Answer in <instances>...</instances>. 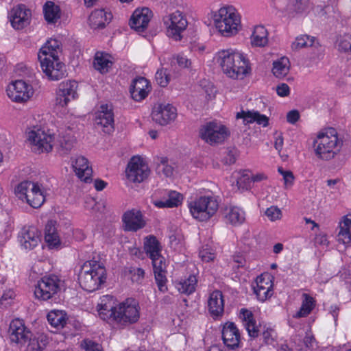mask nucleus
Masks as SVG:
<instances>
[{
  "mask_svg": "<svg viewBox=\"0 0 351 351\" xmlns=\"http://www.w3.org/2000/svg\"><path fill=\"white\" fill-rule=\"evenodd\" d=\"M217 61L223 73L234 80H243L251 71L248 60L243 54L232 49L218 51Z\"/></svg>",
  "mask_w": 351,
  "mask_h": 351,
  "instance_id": "nucleus-1",
  "label": "nucleus"
},
{
  "mask_svg": "<svg viewBox=\"0 0 351 351\" xmlns=\"http://www.w3.org/2000/svg\"><path fill=\"white\" fill-rule=\"evenodd\" d=\"M106 279V271L104 264L95 260L85 262L78 274L81 287L88 292L99 289Z\"/></svg>",
  "mask_w": 351,
  "mask_h": 351,
  "instance_id": "nucleus-2",
  "label": "nucleus"
},
{
  "mask_svg": "<svg viewBox=\"0 0 351 351\" xmlns=\"http://www.w3.org/2000/svg\"><path fill=\"white\" fill-rule=\"evenodd\" d=\"M342 144L336 130L334 128H329L325 132H321L317 135L313 141V147L317 158L328 161L335 158L339 153Z\"/></svg>",
  "mask_w": 351,
  "mask_h": 351,
  "instance_id": "nucleus-3",
  "label": "nucleus"
},
{
  "mask_svg": "<svg viewBox=\"0 0 351 351\" xmlns=\"http://www.w3.org/2000/svg\"><path fill=\"white\" fill-rule=\"evenodd\" d=\"M214 23L221 35L230 37L237 34L241 21L234 8L226 6L221 8L215 14Z\"/></svg>",
  "mask_w": 351,
  "mask_h": 351,
  "instance_id": "nucleus-4",
  "label": "nucleus"
},
{
  "mask_svg": "<svg viewBox=\"0 0 351 351\" xmlns=\"http://www.w3.org/2000/svg\"><path fill=\"white\" fill-rule=\"evenodd\" d=\"M192 216L200 221H206L215 215L219 208V203L214 196H201L189 204Z\"/></svg>",
  "mask_w": 351,
  "mask_h": 351,
  "instance_id": "nucleus-5",
  "label": "nucleus"
},
{
  "mask_svg": "<svg viewBox=\"0 0 351 351\" xmlns=\"http://www.w3.org/2000/svg\"><path fill=\"white\" fill-rule=\"evenodd\" d=\"M15 193L19 199H25L34 208L40 207L45 200L41 186L30 181L19 183L15 188Z\"/></svg>",
  "mask_w": 351,
  "mask_h": 351,
  "instance_id": "nucleus-6",
  "label": "nucleus"
},
{
  "mask_svg": "<svg viewBox=\"0 0 351 351\" xmlns=\"http://www.w3.org/2000/svg\"><path fill=\"white\" fill-rule=\"evenodd\" d=\"M162 20L167 28V36L176 41L181 40L183 37L182 33L188 26L185 14L176 10L164 16Z\"/></svg>",
  "mask_w": 351,
  "mask_h": 351,
  "instance_id": "nucleus-7",
  "label": "nucleus"
},
{
  "mask_svg": "<svg viewBox=\"0 0 351 351\" xmlns=\"http://www.w3.org/2000/svg\"><path fill=\"white\" fill-rule=\"evenodd\" d=\"M138 302L132 298L120 303L115 311L114 322L121 326L136 323L140 317Z\"/></svg>",
  "mask_w": 351,
  "mask_h": 351,
  "instance_id": "nucleus-8",
  "label": "nucleus"
},
{
  "mask_svg": "<svg viewBox=\"0 0 351 351\" xmlns=\"http://www.w3.org/2000/svg\"><path fill=\"white\" fill-rule=\"evenodd\" d=\"M61 280L56 275L43 276L35 287L36 298L42 301L49 300L60 291Z\"/></svg>",
  "mask_w": 351,
  "mask_h": 351,
  "instance_id": "nucleus-9",
  "label": "nucleus"
},
{
  "mask_svg": "<svg viewBox=\"0 0 351 351\" xmlns=\"http://www.w3.org/2000/svg\"><path fill=\"white\" fill-rule=\"evenodd\" d=\"M228 135L227 128L215 121L207 123L199 130L200 137L210 145L223 142Z\"/></svg>",
  "mask_w": 351,
  "mask_h": 351,
  "instance_id": "nucleus-10",
  "label": "nucleus"
},
{
  "mask_svg": "<svg viewBox=\"0 0 351 351\" xmlns=\"http://www.w3.org/2000/svg\"><path fill=\"white\" fill-rule=\"evenodd\" d=\"M41 68L51 80H59L64 77V64L58 57L38 56Z\"/></svg>",
  "mask_w": 351,
  "mask_h": 351,
  "instance_id": "nucleus-11",
  "label": "nucleus"
},
{
  "mask_svg": "<svg viewBox=\"0 0 351 351\" xmlns=\"http://www.w3.org/2000/svg\"><path fill=\"white\" fill-rule=\"evenodd\" d=\"M6 91L11 100L19 103L26 102L34 93L32 86L22 80L12 82L8 86Z\"/></svg>",
  "mask_w": 351,
  "mask_h": 351,
  "instance_id": "nucleus-12",
  "label": "nucleus"
},
{
  "mask_svg": "<svg viewBox=\"0 0 351 351\" xmlns=\"http://www.w3.org/2000/svg\"><path fill=\"white\" fill-rule=\"evenodd\" d=\"M125 173L130 181L140 183L148 177L149 169L140 157L134 156L130 160Z\"/></svg>",
  "mask_w": 351,
  "mask_h": 351,
  "instance_id": "nucleus-13",
  "label": "nucleus"
},
{
  "mask_svg": "<svg viewBox=\"0 0 351 351\" xmlns=\"http://www.w3.org/2000/svg\"><path fill=\"white\" fill-rule=\"evenodd\" d=\"M176 108L169 104H158L152 109V119L161 125L169 124L176 119Z\"/></svg>",
  "mask_w": 351,
  "mask_h": 351,
  "instance_id": "nucleus-14",
  "label": "nucleus"
},
{
  "mask_svg": "<svg viewBox=\"0 0 351 351\" xmlns=\"http://www.w3.org/2000/svg\"><path fill=\"white\" fill-rule=\"evenodd\" d=\"M9 335L12 342L23 346L26 344L28 339L33 335L26 328L23 320L15 319L10 324Z\"/></svg>",
  "mask_w": 351,
  "mask_h": 351,
  "instance_id": "nucleus-15",
  "label": "nucleus"
},
{
  "mask_svg": "<svg viewBox=\"0 0 351 351\" xmlns=\"http://www.w3.org/2000/svg\"><path fill=\"white\" fill-rule=\"evenodd\" d=\"M77 83L76 81L62 82L59 85L56 95V105L60 107L66 106L69 101L77 96Z\"/></svg>",
  "mask_w": 351,
  "mask_h": 351,
  "instance_id": "nucleus-16",
  "label": "nucleus"
},
{
  "mask_svg": "<svg viewBox=\"0 0 351 351\" xmlns=\"http://www.w3.org/2000/svg\"><path fill=\"white\" fill-rule=\"evenodd\" d=\"M95 124L103 128L106 133H110L114 130V114L108 105H101L95 113Z\"/></svg>",
  "mask_w": 351,
  "mask_h": 351,
  "instance_id": "nucleus-17",
  "label": "nucleus"
},
{
  "mask_svg": "<svg viewBox=\"0 0 351 351\" xmlns=\"http://www.w3.org/2000/svg\"><path fill=\"white\" fill-rule=\"evenodd\" d=\"M313 8L311 0H293L287 5L286 8H280L282 16L292 19L298 15L308 12Z\"/></svg>",
  "mask_w": 351,
  "mask_h": 351,
  "instance_id": "nucleus-18",
  "label": "nucleus"
},
{
  "mask_svg": "<svg viewBox=\"0 0 351 351\" xmlns=\"http://www.w3.org/2000/svg\"><path fill=\"white\" fill-rule=\"evenodd\" d=\"M124 230L136 232L144 228L146 222L141 212L136 209H132L124 213L122 217Z\"/></svg>",
  "mask_w": 351,
  "mask_h": 351,
  "instance_id": "nucleus-19",
  "label": "nucleus"
},
{
  "mask_svg": "<svg viewBox=\"0 0 351 351\" xmlns=\"http://www.w3.org/2000/svg\"><path fill=\"white\" fill-rule=\"evenodd\" d=\"M28 140L32 142L40 152H49L52 149L53 136L42 130H31L28 133Z\"/></svg>",
  "mask_w": 351,
  "mask_h": 351,
  "instance_id": "nucleus-20",
  "label": "nucleus"
},
{
  "mask_svg": "<svg viewBox=\"0 0 351 351\" xmlns=\"http://www.w3.org/2000/svg\"><path fill=\"white\" fill-rule=\"evenodd\" d=\"M152 261L153 269L155 275V280L158 289L161 292H165L167 290L166 285V263L164 257L158 254L155 257L150 258Z\"/></svg>",
  "mask_w": 351,
  "mask_h": 351,
  "instance_id": "nucleus-21",
  "label": "nucleus"
},
{
  "mask_svg": "<svg viewBox=\"0 0 351 351\" xmlns=\"http://www.w3.org/2000/svg\"><path fill=\"white\" fill-rule=\"evenodd\" d=\"M151 17L152 11L149 8L136 9L130 21L131 28L138 32H144L148 26Z\"/></svg>",
  "mask_w": 351,
  "mask_h": 351,
  "instance_id": "nucleus-22",
  "label": "nucleus"
},
{
  "mask_svg": "<svg viewBox=\"0 0 351 351\" xmlns=\"http://www.w3.org/2000/svg\"><path fill=\"white\" fill-rule=\"evenodd\" d=\"M31 11L24 5H19L11 11V24L16 29H21L29 24Z\"/></svg>",
  "mask_w": 351,
  "mask_h": 351,
  "instance_id": "nucleus-23",
  "label": "nucleus"
},
{
  "mask_svg": "<svg viewBox=\"0 0 351 351\" xmlns=\"http://www.w3.org/2000/svg\"><path fill=\"white\" fill-rule=\"evenodd\" d=\"M254 293L257 298L264 302L273 294L272 282L267 275H261L256 278V285L253 286Z\"/></svg>",
  "mask_w": 351,
  "mask_h": 351,
  "instance_id": "nucleus-24",
  "label": "nucleus"
},
{
  "mask_svg": "<svg viewBox=\"0 0 351 351\" xmlns=\"http://www.w3.org/2000/svg\"><path fill=\"white\" fill-rule=\"evenodd\" d=\"M222 339L225 346L229 348L234 349L239 346L240 334L234 323L228 322L223 325Z\"/></svg>",
  "mask_w": 351,
  "mask_h": 351,
  "instance_id": "nucleus-25",
  "label": "nucleus"
},
{
  "mask_svg": "<svg viewBox=\"0 0 351 351\" xmlns=\"http://www.w3.org/2000/svg\"><path fill=\"white\" fill-rule=\"evenodd\" d=\"M117 310V307L114 306L113 298L110 295H104L101 299V302L97 306L99 317L108 322H114Z\"/></svg>",
  "mask_w": 351,
  "mask_h": 351,
  "instance_id": "nucleus-26",
  "label": "nucleus"
},
{
  "mask_svg": "<svg viewBox=\"0 0 351 351\" xmlns=\"http://www.w3.org/2000/svg\"><path fill=\"white\" fill-rule=\"evenodd\" d=\"M19 241L25 250H32L37 246L40 241V232L34 226L25 228L19 234Z\"/></svg>",
  "mask_w": 351,
  "mask_h": 351,
  "instance_id": "nucleus-27",
  "label": "nucleus"
},
{
  "mask_svg": "<svg viewBox=\"0 0 351 351\" xmlns=\"http://www.w3.org/2000/svg\"><path fill=\"white\" fill-rule=\"evenodd\" d=\"M72 166L77 177L85 182H90L92 180L91 176L93 169L88 165V160L79 156L72 160Z\"/></svg>",
  "mask_w": 351,
  "mask_h": 351,
  "instance_id": "nucleus-28",
  "label": "nucleus"
},
{
  "mask_svg": "<svg viewBox=\"0 0 351 351\" xmlns=\"http://www.w3.org/2000/svg\"><path fill=\"white\" fill-rule=\"evenodd\" d=\"M208 306L212 317L222 316L224 311V301L222 293L220 291L216 290L210 293L208 301Z\"/></svg>",
  "mask_w": 351,
  "mask_h": 351,
  "instance_id": "nucleus-29",
  "label": "nucleus"
},
{
  "mask_svg": "<svg viewBox=\"0 0 351 351\" xmlns=\"http://www.w3.org/2000/svg\"><path fill=\"white\" fill-rule=\"evenodd\" d=\"M111 19V13L106 12L104 10H95L89 16V25L95 29H102L110 23Z\"/></svg>",
  "mask_w": 351,
  "mask_h": 351,
  "instance_id": "nucleus-30",
  "label": "nucleus"
},
{
  "mask_svg": "<svg viewBox=\"0 0 351 351\" xmlns=\"http://www.w3.org/2000/svg\"><path fill=\"white\" fill-rule=\"evenodd\" d=\"M240 318L241 319L248 335L253 338L257 337L259 334V329L256 324L254 315L252 311L242 308L240 311Z\"/></svg>",
  "mask_w": 351,
  "mask_h": 351,
  "instance_id": "nucleus-31",
  "label": "nucleus"
},
{
  "mask_svg": "<svg viewBox=\"0 0 351 351\" xmlns=\"http://www.w3.org/2000/svg\"><path fill=\"white\" fill-rule=\"evenodd\" d=\"M236 118L243 119L245 124L256 122L257 124L262 125L263 127H266L269 124V118L264 114H260L257 111L243 110L237 114Z\"/></svg>",
  "mask_w": 351,
  "mask_h": 351,
  "instance_id": "nucleus-32",
  "label": "nucleus"
},
{
  "mask_svg": "<svg viewBox=\"0 0 351 351\" xmlns=\"http://www.w3.org/2000/svg\"><path fill=\"white\" fill-rule=\"evenodd\" d=\"M182 201V195L175 191H169L167 197L164 199L154 200L153 204L158 208H173L178 206Z\"/></svg>",
  "mask_w": 351,
  "mask_h": 351,
  "instance_id": "nucleus-33",
  "label": "nucleus"
},
{
  "mask_svg": "<svg viewBox=\"0 0 351 351\" xmlns=\"http://www.w3.org/2000/svg\"><path fill=\"white\" fill-rule=\"evenodd\" d=\"M48 343L49 339L45 334L32 335L28 339L23 351H43Z\"/></svg>",
  "mask_w": 351,
  "mask_h": 351,
  "instance_id": "nucleus-34",
  "label": "nucleus"
},
{
  "mask_svg": "<svg viewBox=\"0 0 351 351\" xmlns=\"http://www.w3.org/2000/svg\"><path fill=\"white\" fill-rule=\"evenodd\" d=\"M75 140L71 130L60 134L58 138V151L61 155L68 154L74 146Z\"/></svg>",
  "mask_w": 351,
  "mask_h": 351,
  "instance_id": "nucleus-35",
  "label": "nucleus"
},
{
  "mask_svg": "<svg viewBox=\"0 0 351 351\" xmlns=\"http://www.w3.org/2000/svg\"><path fill=\"white\" fill-rule=\"evenodd\" d=\"M56 225V221L50 220L45 226V239L51 247H57L60 244V240L57 232Z\"/></svg>",
  "mask_w": 351,
  "mask_h": 351,
  "instance_id": "nucleus-36",
  "label": "nucleus"
},
{
  "mask_svg": "<svg viewBox=\"0 0 351 351\" xmlns=\"http://www.w3.org/2000/svg\"><path fill=\"white\" fill-rule=\"evenodd\" d=\"M61 51L60 41L56 39H50L40 49L38 56L58 57Z\"/></svg>",
  "mask_w": 351,
  "mask_h": 351,
  "instance_id": "nucleus-37",
  "label": "nucleus"
},
{
  "mask_svg": "<svg viewBox=\"0 0 351 351\" xmlns=\"http://www.w3.org/2000/svg\"><path fill=\"white\" fill-rule=\"evenodd\" d=\"M225 217L233 226H239L245 221V213L239 207L232 206L226 209Z\"/></svg>",
  "mask_w": 351,
  "mask_h": 351,
  "instance_id": "nucleus-38",
  "label": "nucleus"
},
{
  "mask_svg": "<svg viewBox=\"0 0 351 351\" xmlns=\"http://www.w3.org/2000/svg\"><path fill=\"white\" fill-rule=\"evenodd\" d=\"M268 43V33L264 26L258 25L254 29L251 36L252 46L263 47Z\"/></svg>",
  "mask_w": 351,
  "mask_h": 351,
  "instance_id": "nucleus-39",
  "label": "nucleus"
},
{
  "mask_svg": "<svg viewBox=\"0 0 351 351\" xmlns=\"http://www.w3.org/2000/svg\"><path fill=\"white\" fill-rule=\"evenodd\" d=\"M339 232L338 240L343 243H348L351 241V214L343 217V221L339 223Z\"/></svg>",
  "mask_w": 351,
  "mask_h": 351,
  "instance_id": "nucleus-40",
  "label": "nucleus"
},
{
  "mask_svg": "<svg viewBox=\"0 0 351 351\" xmlns=\"http://www.w3.org/2000/svg\"><path fill=\"white\" fill-rule=\"evenodd\" d=\"M45 20L50 23H54L60 17L59 6L52 1H47L43 8Z\"/></svg>",
  "mask_w": 351,
  "mask_h": 351,
  "instance_id": "nucleus-41",
  "label": "nucleus"
},
{
  "mask_svg": "<svg viewBox=\"0 0 351 351\" xmlns=\"http://www.w3.org/2000/svg\"><path fill=\"white\" fill-rule=\"evenodd\" d=\"M144 249L149 258L160 254L161 251L160 243L154 236H149L145 238Z\"/></svg>",
  "mask_w": 351,
  "mask_h": 351,
  "instance_id": "nucleus-42",
  "label": "nucleus"
},
{
  "mask_svg": "<svg viewBox=\"0 0 351 351\" xmlns=\"http://www.w3.org/2000/svg\"><path fill=\"white\" fill-rule=\"evenodd\" d=\"M66 314L62 311H52L47 315V320L51 326L62 328L66 323Z\"/></svg>",
  "mask_w": 351,
  "mask_h": 351,
  "instance_id": "nucleus-43",
  "label": "nucleus"
},
{
  "mask_svg": "<svg viewBox=\"0 0 351 351\" xmlns=\"http://www.w3.org/2000/svg\"><path fill=\"white\" fill-rule=\"evenodd\" d=\"M304 300L300 309L293 315L295 318L304 317L310 314L315 306V300L306 293L303 294Z\"/></svg>",
  "mask_w": 351,
  "mask_h": 351,
  "instance_id": "nucleus-44",
  "label": "nucleus"
},
{
  "mask_svg": "<svg viewBox=\"0 0 351 351\" xmlns=\"http://www.w3.org/2000/svg\"><path fill=\"white\" fill-rule=\"evenodd\" d=\"M197 282L196 276L190 275L187 279L180 282L177 288L180 293L189 295L195 291Z\"/></svg>",
  "mask_w": 351,
  "mask_h": 351,
  "instance_id": "nucleus-45",
  "label": "nucleus"
},
{
  "mask_svg": "<svg viewBox=\"0 0 351 351\" xmlns=\"http://www.w3.org/2000/svg\"><path fill=\"white\" fill-rule=\"evenodd\" d=\"M289 59L283 57L278 61H275L273 64L272 72L274 75L277 77H283L289 72Z\"/></svg>",
  "mask_w": 351,
  "mask_h": 351,
  "instance_id": "nucleus-46",
  "label": "nucleus"
},
{
  "mask_svg": "<svg viewBox=\"0 0 351 351\" xmlns=\"http://www.w3.org/2000/svg\"><path fill=\"white\" fill-rule=\"evenodd\" d=\"M94 67L101 73H106L112 66V62L107 58V55L97 52L94 60Z\"/></svg>",
  "mask_w": 351,
  "mask_h": 351,
  "instance_id": "nucleus-47",
  "label": "nucleus"
},
{
  "mask_svg": "<svg viewBox=\"0 0 351 351\" xmlns=\"http://www.w3.org/2000/svg\"><path fill=\"white\" fill-rule=\"evenodd\" d=\"M314 38L308 35H301L298 36L295 40L292 43L291 48L297 51L304 47H311L313 45Z\"/></svg>",
  "mask_w": 351,
  "mask_h": 351,
  "instance_id": "nucleus-48",
  "label": "nucleus"
},
{
  "mask_svg": "<svg viewBox=\"0 0 351 351\" xmlns=\"http://www.w3.org/2000/svg\"><path fill=\"white\" fill-rule=\"evenodd\" d=\"M156 171L158 173H163L166 177H170L173 175V168L168 165L166 158H161L157 165Z\"/></svg>",
  "mask_w": 351,
  "mask_h": 351,
  "instance_id": "nucleus-49",
  "label": "nucleus"
},
{
  "mask_svg": "<svg viewBox=\"0 0 351 351\" xmlns=\"http://www.w3.org/2000/svg\"><path fill=\"white\" fill-rule=\"evenodd\" d=\"M155 79L161 87H166L170 82V75L167 73V69L162 68L157 71Z\"/></svg>",
  "mask_w": 351,
  "mask_h": 351,
  "instance_id": "nucleus-50",
  "label": "nucleus"
},
{
  "mask_svg": "<svg viewBox=\"0 0 351 351\" xmlns=\"http://www.w3.org/2000/svg\"><path fill=\"white\" fill-rule=\"evenodd\" d=\"M339 51L351 53V36L349 34L342 36L338 43Z\"/></svg>",
  "mask_w": 351,
  "mask_h": 351,
  "instance_id": "nucleus-51",
  "label": "nucleus"
},
{
  "mask_svg": "<svg viewBox=\"0 0 351 351\" xmlns=\"http://www.w3.org/2000/svg\"><path fill=\"white\" fill-rule=\"evenodd\" d=\"M265 214L271 221L279 220L282 217L281 210L277 206H274L267 208Z\"/></svg>",
  "mask_w": 351,
  "mask_h": 351,
  "instance_id": "nucleus-52",
  "label": "nucleus"
},
{
  "mask_svg": "<svg viewBox=\"0 0 351 351\" xmlns=\"http://www.w3.org/2000/svg\"><path fill=\"white\" fill-rule=\"evenodd\" d=\"M131 96L135 101H139L145 99L147 96L149 90L146 89H136L130 88V90Z\"/></svg>",
  "mask_w": 351,
  "mask_h": 351,
  "instance_id": "nucleus-53",
  "label": "nucleus"
},
{
  "mask_svg": "<svg viewBox=\"0 0 351 351\" xmlns=\"http://www.w3.org/2000/svg\"><path fill=\"white\" fill-rule=\"evenodd\" d=\"M81 346L86 351H102L101 346L91 340L85 339L82 341Z\"/></svg>",
  "mask_w": 351,
  "mask_h": 351,
  "instance_id": "nucleus-54",
  "label": "nucleus"
},
{
  "mask_svg": "<svg viewBox=\"0 0 351 351\" xmlns=\"http://www.w3.org/2000/svg\"><path fill=\"white\" fill-rule=\"evenodd\" d=\"M132 88L149 90L148 81L143 77H138L133 80L131 84Z\"/></svg>",
  "mask_w": 351,
  "mask_h": 351,
  "instance_id": "nucleus-55",
  "label": "nucleus"
},
{
  "mask_svg": "<svg viewBox=\"0 0 351 351\" xmlns=\"http://www.w3.org/2000/svg\"><path fill=\"white\" fill-rule=\"evenodd\" d=\"M251 180V178L246 173V171L242 172L241 175L237 178V186L239 189H244L247 186Z\"/></svg>",
  "mask_w": 351,
  "mask_h": 351,
  "instance_id": "nucleus-56",
  "label": "nucleus"
},
{
  "mask_svg": "<svg viewBox=\"0 0 351 351\" xmlns=\"http://www.w3.org/2000/svg\"><path fill=\"white\" fill-rule=\"evenodd\" d=\"M199 257L203 261L209 262L213 261L215 256V254L210 251L208 249H202L199 251Z\"/></svg>",
  "mask_w": 351,
  "mask_h": 351,
  "instance_id": "nucleus-57",
  "label": "nucleus"
},
{
  "mask_svg": "<svg viewBox=\"0 0 351 351\" xmlns=\"http://www.w3.org/2000/svg\"><path fill=\"white\" fill-rule=\"evenodd\" d=\"M130 272L133 274L132 280L135 282H139L143 278L145 274L144 270L141 268H134Z\"/></svg>",
  "mask_w": 351,
  "mask_h": 351,
  "instance_id": "nucleus-58",
  "label": "nucleus"
},
{
  "mask_svg": "<svg viewBox=\"0 0 351 351\" xmlns=\"http://www.w3.org/2000/svg\"><path fill=\"white\" fill-rule=\"evenodd\" d=\"M276 91L280 97H286L289 95L290 88L287 84L282 83L277 86Z\"/></svg>",
  "mask_w": 351,
  "mask_h": 351,
  "instance_id": "nucleus-59",
  "label": "nucleus"
},
{
  "mask_svg": "<svg viewBox=\"0 0 351 351\" xmlns=\"http://www.w3.org/2000/svg\"><path fill=\"white\" fill-rule=\"evenodd\" d=\"M300 118V113L296 110L289 111L287 115V121L291 124H295Z\"/></svg>",
  "mask_w": 351,
  "mask_h": 351,
  "instance_id": "nucleus-60",
  "label": "nucleus"
},
{
  "mask_svg": "<svg viewBox=\"0 0 351 351\" xmlns=\"http://www.w3.org/2000/svg\"><path fill=\"white\" fill-rule=\"evenodd\" d=\"M178 64L182 68H189L191 65V60L182 56H178L176 58Z\"/></svg>",
  "mask_w": 351,
  "mask_h": 351,
  "instance_id": "nucleus-61",
  "label": "nucleus"
},
{
  "mask_svg": "<svg viewBox=\"0 0 351 351\" xmlns=\"http://www.w3.org/2000/svg\"><path fill=\"white\" fill-rule=\"evenodd\" d=\"M236 157L232 151H228L226 156L223 158L222 162L224 165H230L234 163Z\"/></svg>",
  "mask_w": 351,
  "mask_h": 351,
  "instance_id": "nucleus-62",
  "label": "nucleus"
},
{
  "mask_svg": "<svg viewBox=\"0 0 351 351\" xmlns=\"http://www.w3.org/2000/svg\"><path fill=\"white\" fill-rule=\"evenodd\" d=\"M274 330L271 329H267L263 332V337L266 343H271L274 341L273 338Z\"/></svg>",
  "mask_w": 351,
  "mask_h": 351,
  "instance_id": "nucleus-63",
  "label": "nucleus"
},
{
  "mask_svg": "<svg viewBox=\"0 0 351 351\" xmlns=\"http://www.w3.org/2000/svg\"><path fill=\"white\" fill-rule=\"evenodd\" d=\"M315 341V338L311 335H306L303 340L304 344L306 348V351L311 350Z\"/></svg>",
  "mask_w": 351,
  "mask_h": 351,
  "instance_id": "nucleus-64",
  "label": "nucleus"
}]
</instances>
